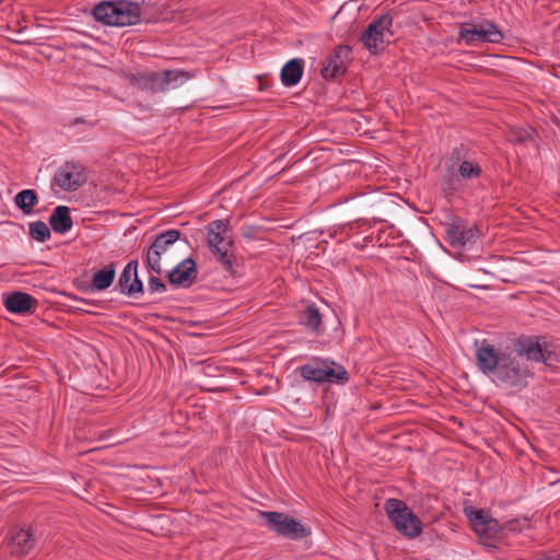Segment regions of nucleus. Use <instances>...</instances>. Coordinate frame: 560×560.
<instances>
[{"instance_id": "f257e3e1", "label": "nucleus", "mask_w": 560, "mask_h": 560, "mask_svg": "<svg viewBox=\"0 0 560 560\" xmlns=\"http://www.w3.org/2000/svg\"><path fill=\"white\" fill-rule=\"evenodd\" d=\"M476 364L485 375L492 374L497 382L510 387L522 389L527 386V378L533 376L529 368L522 363L509 348L497 350L483 340L476 351Z\"/></svg>"}, {"instance_id": "f03ea898", "label": "nucleus", "mask_w": 560, "mask_h": 560, "mask_svg": "<svg viewBox=\"0 0 560 560\" xmlns=\"http://www.w3.org/2000/svg\"><path fill=\"white\" fill-rule=\"evenodd\" d=\"M93 16L105 25L131 26L141 21V8L128 0L102 1L93 8Z\"/></svg>"}, {"instance_id": "7ed1b4c3", "label": "nucleus", "mask_w": 560, "mask_h": 560, "mask_svg": "<svg viewBox=\"0 0 560 560\" xmlns=\"http://www.w3.org/2000/svg\"><path fill=\"white\" fill-rule=\"evenodd\" d=\"M230 223L229 220H214L207 225V240L211 253L215 256L217 260L221 264L222 268L231 275L236 272V260L230 248L233 246V241L229 238Z\"/></svg>"}, {"instance_id": "20e7f679", "label": "nucleus", "mask_w": 560, "mask_h": 560, "mask_svg": "<svg viewBox=\"0 0 560 560\" xmlns=\"http://www.w3.org/2000/svg\"><path fill=\"white\" fill-rule=\"evenodd\" d=\"M296 371L305 381L318 384L331 383L343 385L349 381V373L341 364L317 357L299 366Z\"/></svg>"}, {"instance_id": "39448f33", "label": "nucleus", "mask_w": 560, "mask_h": 560, "mask_svg": "<svg viewBox=\"0 0 560 560\" xmlns=\"http://www.w3.org/2000/svg\"><path fill=\"white\" fill-rule=\"evenodd\" d=\"M384 510L397 532L408 538H417L422 533L420 518L399 499H388Z\"/></svg>"}, {"instance_id": "423d86ee", "label": "nucleus", "mask_w": 560, "mask_h": 560, "mask_svg": "<svg viewBox=\"0 0 560 560\" xmlns=\"http://www.w3.org/2000/svg\"><path fill=\"white\" fill-rule=\"evenodd\" d=\"M260 516L271 530L282 537L299 540L311 535V528L300 521L276 511H260Z\"/></svg>"}, {"instance_id": "0eeeda50", "label": "nucleus", "mask_w": 560, "mask_h": 560, "mask_svg": "<svg viewBox=\"0 0 560 560\" xmlns=\"http://www.w3.org/2000/svg\"><path fill=\"white\" fill-rule=\"evenodd\" d=\"M392 25L393 18L388 13L374 18L361 34L360 42L371 54H376L378 46L389 42L393 36Z\"/></svg>"}, {"instance_id": "6e6552de", "label": "nucleus", "mask_w": 560, "mask_h": 560, "mask_svg": "<svg viewBox=\"0 0 560 560\" xmlns=\"http://www.w3.org/2000/svg\"><path fill=\"white\" fill-rule=\"evenodd\" d=\"M86 180V170L84 165L77 161H66L58 167L52 177V184L68 192L78 190Z\"/></svg>"}, {"instance_id": "1a4fd4ad", "label": "nucleus", "mask_w": 560, "mask_h": 560, "mask_svg": "<svg viewBox=\"0 0 560 560\" xmlns=\"http://www.w3.org/2000/svg\"><path fill=\"white\" fill-rule=\"evenodd\" d=\"M182 237L178 230H167L159 234L147 250L144 264L149 271L161 275V258Z\"/></svg>"}, {"instance_id": "9d476101", "label": "nucleus", "mask_w": 560, "mask_h": 560, "mask_svg": "<svg viewBox=\"0 0 560 560\" xmlns=\"http://www.w3.org/2000/svg\"><path fill=\"white\" fill-rule=\"evenodd\" d=\"M445 233L451 246L458 248L476 243L481 235L477 224H468L459 217L450 219L445 224Z\"/></svg>"}, {"instance_id": "9b49d317", "label": "nucleus", "mask_w": 560, "mask_h": 560, "mask_svg": "<svg viewBox=\"0 0 560 560\" xmlns=\"http://www.w3.org/2000/svg\"><path fill=\"white\" fill-rule=\"evenodd\" d=\"M459 37L465 40L467 45L475 43L499 44L504 38L498 25L490 20H483L470 27H462L459 30Z\"/></svg>"}, {"instance_id": "f8f14e48", "label": "nucleus", "mask_w": 560, "mask_h": 560, "mask_svg": "<svg viewBox=\"0 0 560 560\" xmlns=\"http://www.w3.org/2000/svg\"><path fill=\"white\" fill-rule=\"evenodd\" d=\"M10 553L16 558L26 557L35 547L37 537L32 526L12 527L5 537Z\"/></svg>"}, {"instance_id": "ddd939ff", "label": "nucleus", "mask_w": 560, "mask_h": 560, "mask_svg": "<svg viewBox=\"0 0 560 560\" xmlns=\"http://www.w3.org/2000/svg\"><path fill=\"white\" fill-rule=\"evenodd\" d=\"M546 340L535 336H521L515 341L516 352L520 357H526L527 360L535 362L548 361L552 357V352L546 349Z\"/></svg>"}, {"instance_id": "4468645a", "label": "nucleus", "mask_w": 560, "mask_h": 560, "mask_svg": "<svg viewBox=\"0 0 560 560\" xmlns=\"http://www.w3.org/2000/svg\"><path fill=\"white\" fill-rule=\"evenodd\" d=\"M352 48L348 45H338L325 59L320 73L326 80H334L343 75L347 71V62L350 59Z\"/></svg>"}, {"instance_id": "2eb2a0df", "label": "nucleus", "mask_w": 560, "mask_h": 560, "mask_svg": "<svg viewBox=\"0 0 560 560\" xmlns=\"http://www.w3.org/2000/svg\"><path fill=\"white\" fill-rule=\"evenodd\" d=\"M197 276L196 261L192 258H186L167 273V279L175 287L189 288L196 282Z\"/></svg>"}, {"instance_id": "dca6fc26", "label": "nucleus", "mask_w": 560, "mask_h": 560, "mask_svg": "<svg viewBox=\"0 0 560 560\" xmlns=\"http://www.w3.org/2000/svg\"><path fill=\"white\" fill-rule=\"evenodd\" d=\"M129 83L142 91L152 93H163L161 72L156 71H137L127 75Z\"/></svg>"}, {"instance_id": "f3484780", "label": "nucleus", "mask_w": 560, "mask_h": 560, "mask_svg": "<svg viewBox=\"0 0 560 560\" xmlns=\"http://www.w3.org/2000/svg\"><path fill=\"white\" fill-rule=\"evenodd\" d=\"M3 305L10 313L27 314L35 311L37 300L28 293L16 291L4 299Z\"/></svg>"}, {"instance_id": "a211bd4d", "label": "nucleus", "mask_w": 560, "mask_h": 560, "mask_svg": "<svg viewBox=\"0 0 560 560\" xmlns=\"http://www.w3.org/2000/svg\"><path fill=\"white\" fill-rule=\"evenodd\" d=\"M304 60L301 58H294L289 60L281 69L280 79L284 86L296 85L303 75Z\"/></svg>"}, {"instance_id": "6ab92c4d", "label": "nucleus", "mask_w": 560, "mask_h": 560, "mask_svg": "<svg viewBox=\"0 0 560 560\" xmlns=\"http://www.w3.org/2000/svg\"><path fill=\"white\" fill-rule=\"evenodd\" d=\"M49 225L55 233L65 234L70 231L73 221L70 215L69 207L57 206L49 218Z\"/></svg>"}, {"instance_id": "aec40b11", "label": "nucleus", "mask_w": 560, "mask_h": 560, "mask_svg": "<svg viewBox=\"0 0 560 560\" xmlns=\"http://www.w3.org/2000/svg\"><path fill=\"white\" fill-rule=\"evenodd\" d=\"M116 277V264L110 262L103 269L95 271L91 279V285L96 291H104L108 289Z\"/></svg>"}, {"instance_id": "412c9836", "label": "nucleus", "mask_w": 560, "mask_h": 560, "mask_svg": "<svg viewBox=\"0 0 560 560\" xmlns=\"http://www.w3.org/2000/svg\"><path fill=\"white\" fill-rule=\"evenodd\" d=\"M191 74L185 70H164L161 72L162 90L163 92L170 89H177L186 81L191 79Z\"/></svg>"}, {"instance_id": "4be33fe9", "label": "nucleus", "mask_w": 560, "mask_h": 560, "mask_svg": "<svg viewBox=\"0 0 560 560\" xmlns=\"http://www.w3.org/2000/svg\"><path fill=\"white\" fill-rule=\"evenodd\" d=\"M39 199L34 189H23L15 195V206L24 213L30 214Z\"/></svg>"}, {"instance_id": "5701e85b", "label": "nucleus", "mask_w": 560, "mask_h": 560, "mask_svg": "<svg viewBox=\"0 0 560 560\" xmlns=\"http://www.w3.org/2000/svg\"><path fill=\"white\" fill-rule=\"evenodd\" d=\"M460 177L455 172L454 165L446 167L445 174L441 179V190L446 197L454 196L460 187Z\"/></svg>"}, {"instance_id": "b1692460", "label": "nucleus", "mask_w": 560, "mask_h": 560, "mask_svg": "<svg viewBox=\"0 0 560 560\" xmlns=\"http://www.w3.org/2000/svg\"><path fill=\"white\" fill-rule=\"evenodd\" d=\"M300 323L312 331H319L322 325V315L318 308L312 304L308 305L300 316Z\"/></svg>"}, {"instance_id": "393cba45", "label": "nucleus", "mask_w": 560, "mask_h": 560, "mask_svg": "<svg viewBox=\"0 0 560 560\" xmlns=\"http://www.w3.org/2000/svg\"><path fill=\"white\" fill-rule=\"evenodd\" d=\"M536 130L532 127L518 128L512 127L506 133V139L513 144H523L534 140Z\"/></svg>"}, {"instance_id": "a878e982", "label": "nucleus", "mask_w": 560, "mask_h": 560, "mask_svg": "<svg viewBox=\"0 0 560 560\" xmlns=\"http://www.w3.org/2000/svg\"><path fill=\"white\" fill-rule=\"evenodd\" d=\"M482 174V168L477 162L464 160L458 165V175L460 179L470 180L479 178Z\"/></svg>"}, {"instance_id": "bb28decb", "label": "nucleus", "mask_w": 560, "mask_h": 560, "mask_svg": "<svg viewBox=\"0 0 560 560\" xmlns=\"http://www.w3.org/2000/svg\"><path fill=\"white\" fill-rule=\"evenodd\" d=\"M138 269V260H130L124 268L122 272L119 276L117 287L122 294H126V291L129 284L132 281V277L136 276V270Z\"/></svg>"}, {"instance_id": "cd10ccee", "label": "nucleus", "mask_w": 560, "mask_h": 560, "mask_svg": "<svg viewBox=\"0 0 560 560\" xmlns=\"http://www.w3.org/2000/svg\"><path fill=\"white\" fill-rule=\"evenodd\" d=\"M30 235L37 242L44 243L50 238V230L43 221H36L30 224Z\"/></svg>"}, {"instance_id": "c85d7f7f", "label": "nucleus", "mask_w": 560, "mask_h": 560, "mask_svg": "<svg viewBox=\"0 0 560 560\" xmlns=\"http://www.w3.org/2000/svg\"><path fill=\"white\" fill-rule=\"evenodd\" d=\"M500 532V524L497 520L489 516V518L485 522L483 526L480 529H477V535L493 538Z\"/></svg>"}, {"instance_id": "c756f323", "label": "nucleus", "mask_w": 560, "mask_h": 560, "mask_svg": "<svg viewBox=\"0 0 560 560\" xmlns=\"http://www.w3.org/2000/svg\"><path fill=\"white\" fill-rule=\"evenodd\" d=\"M469 518L475 532H477V529H480L483 526L485 522L489 518V515L486 514L483 510H475L469 515Z\"/></svg>"}, {"instance_id": "7c9ffc66", "label": "nucleus", "mask_w": 560, "mask_h": 560, "mask_svg": "<svg viewBox=\"0 0 560 560\" xmlns=\"http://www.w3.org/2000/svg\"><path fill=\"white\" fill-rule=\"evenodd\" d=\"M143 293V283L138 277V269L136 270V276L132 277V281L129 284L126 294L127 296H136L137 294Z\"/></svg>"}, {"instance_id": "2f4dec72", "label": "nucleus", "mask_w": 560, "mask_h": 560, "mask_svg": "<svg viewBox=\"0 0 560 560\" xmlns=\"http://www.w3.org/2000/svg\"><path fill=\"white\" fill-rule=\"evenodd\" d=\"M148 290L150 293H163L166 291V284L155 276H151L148 281Z\"/></svg>"}, {"instance_id": "473e14b6", "label": "nucleus", "mask_w": 560, "mask_h": 560, "mask_svg": "<svg viewBox=\"0 0 560 560\" xmlns=\"http://www.w3.org/2000/svg\"><path fill=\"white\" fill-rule=\"evenodd\" d=\"M71 300L89 306H98V301L96 300H89L78 295H71Z\"/></svg>"}, {"instance_id": "72a5a7b5", "label": "nucleus", "mask_w": 560, "mask_h": 560, "mask_svg": "<svg viewBox=\"0 0 560 560\" xmlns=\"http://www.w3.org/2000/svg\"><path fill=\"white\" fill-rule=\"evenodd\" d=\"M460 152H462L460 148H454L452 151V155H451L452 161L460 163L462 162L460 161Z\"/></svg>"}, {"instance_id": "f704fd0d", "label": "nucleus", "mask_w": 560, "mask_h": 560, "mask_svg": "<svg viewBox=\"0 0 560 560\" xmlns=\"http://www.w3.org/2000/svg\"><path fill=\"white\" fill-rule=\"evenodd\" d=\"M78 124H86L85 119L83 117H77L74 118L70 125H78ZM89 126H94L92 122H88Z\"/></svg>"}, {"instance_id": "c9c22d12", "label": "nucleus", "mask_w": 560, "mask_h": 560, "mask_svg": "<svg viewBox=\"0 0 560 560\" xmlns=\"http://www.w3.org/2000/svg\"><path fill=\"white\" fill-rule=\"evenodd\" d=\"M542 560H560V555H557L555 557H547V558H545Z\"/></svg>"}]
</instances>
